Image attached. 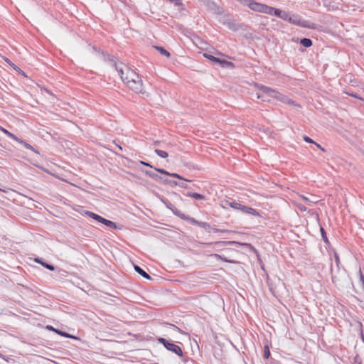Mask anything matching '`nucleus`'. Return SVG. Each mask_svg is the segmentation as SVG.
I'll list each match as a JSON object with an SVG mask.
<instances>
[{"instance_id":"39448f33","label":"nucleus","mask_w":364,"mask_h":364,"mask_svg":"<svg viewBox=\"0 0 364 364\" xmlns=\"http://www.w3.org/2000/svg\"><path fill=\"white\" fill-rule=\"evenodd\" d=\"M247 6L254 11L267 14L269 9V6L267 4H261L255 1L254 0H250Z\"/></svg>"},{"instance_id":"9b49d317","label":"nucleus","mask_w":364,"mask_h":364,"mask_svg":"<svg viewBox=\"0 0 364 364\" xmlns=\"http://www.w3.org/2000/svg\"><path fill=\"white\" fill-rule=\"evenodd\" d=\"M282 10H280L279 9H276L274 7H272L269 6V9L267 10V14L275 16L278 18L280 17L282 14Z\"/></svg>"},{"instance_id":"37998d69","label":"nucleus","mask_w":364,"mask_h":364,"mask_svg":"<svg viewBox=\"0 0 364 364\" xmlns=\"http://www.w3.org/2000/svg\"><path fill=\"white\" fill-rule=\"evenodd\" d=\"M154 145H155V146H159V144H160V141H154Z\"/></svg>"},{"instance_id":"6e6552de","label":"nucleus","mask_w":364,"mask_h":364,"mask_svg":"<svg viewBox=\"0 0 364 364\" xmlns=\"http://www.w3.org/2000/svg\"><path fill=\"white\" fill-rule=\"evenodd\" d=\"M240 210L245 214L252 215L255 216L259 215V213L255 209L248 206L243 205L242 204L240 207Z\"/></svg>"},{"instance_id":"0eeeda50","label":"nucleus","mask_w":364,"mask_h":364,"mask_svg":"<svg viewBox=\"0 0 364 364\" xmlns=\"http://www.w3.org/2000/svg\"><path fill=\"white\" fill-rule=\"evenodd\" d=\"M154 169L159 173H163V174H165L167 176H170L171 177L176 178L183 180L184 181H188L187 179L183 178L182 176H181L179 174H178L176 173H169L163 168H158L156 167L154 168Z\"/></svg>"},{"instance_id":"f257e3e1","label":"nucleus","mask_w":364,"mask_h":364,"mask_svg":"<svg viewBox=\"0 0 364 364\" xmlns=\"http://www.w3.org/2000/svg\"><path fill=\"white\" fill-rule=\"evenodd\" d=\"M122 65H123L122 63L118 65L117 63H114V66L118 72L122 80L134 92L143 93L142 80L139 75L134 70L127 66H125V70H124Z\"/></svg>"},{"instance_id":"79ce46f5","label":"nucleus","mask_w":364,"mask_h":364,"mask_svg":"<svg viewBox=\"0 0 364 364\" xmlns=\"http://www.w3.org/2000/svg\"><path fill=\"white\" fill-rule=\"evenodd\" d=\"M107 220H107V219H105V218H102V220H101L100 223H102V224L105 225V224H106V223L107 222Z\"/></svg>"},{"instance_id":"b1692460","label":"nucleus","mask_w":364,"mask_h":364,"mask_svg":"<svg viewBox=\"0 0 364 364\" xmlns=\"http://www.w3.org/2000/svg\"><path fill=\"white\" fill-rule=\"evenodd\" d=\"M154 152L161 158L166 159L168 156V154L163 150L156 149Z\"/></svg>"},{"instance_id":"7ed1b4c3","label":"nucleus","mask_w":364,"mask_h":364,"mask_svg":"<svg viewBox=\"0 0 364 364\" xmlns=\"http://www.w3.org/2000/svg\"><path fill=\"white\" fill-rule=\"evenodd\" d=\"M289 22L296 25L301 26L302 28H306L310 29H316L317 25L314 23H312L309 21L302 19L299 15H293L289 19Z\"/></svg>"},{"instance_id":"c9c22d12","label":"nucleus","mask_w":364,"mask_h":364,"mask_svg":"<svg viewBox=\"0 0 364 364\" xmlns=\"http://www.w3.org/2000/svg\"><path fill=\"white\" fill-rule=\"evenodd\" d=\"M354 363L355 364H361V358H360L359 355H356L355 358H354Z\"/></svg>"},{"instance_id":"a19ab883","label":"nucleus","mask_w":364,"mask_h":364,"mask_svg":"<svg viewBox=\"0 0 364 364\" xmlns=\"http://www.w3.org/2000/svg\"><path fill=\"white\" fill-rule=\"evenodd\" d=\"M348 95H350V96H352V97H355V98H358V99H360V100H361V98H360V97H358L356 94H355V93H348Z\"/></svg>"},{"instance_id":"5701e85b","label":"nucleus","mask_w":364,"mask_h":364,"mask_svg":"<svg viewBox=\"0 0 364 364\" xmlns=\"http://www.w3.org/2000/svg\"><path fill=\"white\" fill-rule=\"evenodd\" d=\"M0 131H1L2 132H4L5 134H6L9 137H10L11 139H14V140H17L18 139V136H16V135H14L13 133L9 132L7 129H4V127H1L0 129Z\"/></svg>"},{"instance_id":"473e14b6","label":"nucleus","mask_w":364,"mask_h":364,"mask_svg":"<svg viewBox=\"0 0 364 364\" xmlns=\"http://www.w3.org/2000/svg\"><path fill=\"white\" fill-rule=\"evenodd\" d=\"M212 230L215 233H219V232H222L223 233V232H228V230H221V229H218V228H213Z\"/></svg>"},{"instance_id":"f704fd0d","label":"nucleus","mask_w":364,"mask_h":364,"mask_svg":"<svg viewBox=\"0 0 364 364\" xmlns=\"http://www.w3.org/2000/svg\"><path fill=\"white\" fill-rule=\"evenodd\" d=\"M297 207H298V208H299L301 211H302V212H305V211H306V210H307L306 207V206H304V205H302V204H298V205H297Z\"/></svg>"},{"instance_id":"412c9836","label":"nucleus","mask_w":364,"mask_h":364,"mask_svg":"<svg viewBox=\"0 0 364 364\" xmlns=\"http://www.w3.org/2000/svg\"><path fill=\"white\" fill-rule=\"evenodd\" d=\"M300 43L306 48H309L312 46V41L310 38H304L301 39Z\"/></svg>"},{"instance_id":"09e8293b","label":"nucleus","mask_w":364,"mask_h":364,"mask_svg":"<svg viewBox=\"0 0 364 364\" xmlns=\"http://www.w3.org/2000/svg\"><path fill=\"white\" fill-rule=\"evenodd\" d=\"M257 98H258V99L261 98V96L257 95Z\"/></svg>"},{"instance_id":"2eb2a0df","label":"nucleus","mask_w":364,"mask_h":364,"mask_svg":"<svg viewBox=\"0 0 364 364\" xmlns=\"http://www.w3.org/2000/svg\"><path fill=\"white\" fill-rule=\"evenodd\" d=\"M213 256L218 259H220V260L224 261L228 263H230V264H237V261L228 259L219 254H214V255H213Z\"/></svg>"},{"instance_id":"20e7f679","label":"nucleus","mask_w":364,"mask_h":364,"mask_svg":"<svg viewBox=\"0 0 364 364\" xmlns=\"http://www.w3.org/2000/svg\"><path fill=\"white\" fill-rule=\"evenodd\" d=\"M158 341L162 343L168 350L176 353L178 356H183V351L178 345L171 343L164 338H159Z\"/></svg>"},{"instance_id":"f3484780","label":"nucleus","mask_w":364,"mask_h":364,"mask_svg":"<svg viewBox=\"0 0 364 364\" xmlns=\"http://www.w3.org/2000/svg\"><path fill=\"white\" fill-rule=\"evenodd\" d=\"M186 196L188 197H191L196 200H203L205 198V196L203 195H201L198 193L188 192L186 193Z\"/></svg>"},{"instance_id":"de8ad7c7","label":"nucleus","mask_w":364,"mask_h":364,"mask_svg":"<svg viewBox=\"0 0 364 364\" xmlns=\"http://www.w3.org/2000/svg\"><path fill=\"white\" fill-rule=\"evenodd\" d=\"M117 146H118V148H119L120 150H122V148L120 146H119V145H117Z\"/></svg>"},{"instance_id":"393cba45","label":"nucleus","mask_w":364,"mask_h":364,"mask_svg":"<svg viewBox=\"0 0 364 364\" xmlns=\"http://www.w3.org/2000/svg\"><path fill=\"white\" fill-rule=\"evenodd\" d=\"M163 182L166 184H169L171 186H178V181H173V180H169V179H164L163 178Z\"/></svg>"},{"instance_id":"4c0bfd02","label":"nucleus","mask_w":364,"mask_h":364,"mask_svg":"<svg viewBox=\"0 0 364 364\" xmlns=\"http://www.w3.org/2000/svg\"><path fill=\"white\" fill-rule=\"evenodd\" d=\"M140 164H143L146 166H149L150 168H154L153 166H151L149 163H147V162H145V161H140Z\"/></svg>"},{"instance_id":"1a4fd4ad","label":"nucleus","mask_w":364,"mask_h":364,"mask_svg":"<svg viewBox=\"0 0 364 364\" xmlns=\"http://www.w3.org/2000/svg\"><path fill=\"white\" fill-rule=\"evenodd\" d=\"M188 220L191 224L198 225L200 228H205L208 232H210V227L208 223L198 221L194 218H188Z\"/></svg>"},{"instance_id":"aec40b11","label":"nucleus","mask_w":364,"mask_h":364,"mask_svg":"<svg viewBox=\"0 0 364 364\" xmlns=\"http://www.w3.org/2000/svg\"><path fill=\"white\" fill-rule=\"evenodd\" d=\"M154 48L155 49H156L162 55H164L167 58H169L171 56L170 53L168 50H166L165 48H164L163 47L154 46Z\"/></svg>"},{"instance_id":"e433bc0d","label":"nucleus","mask_w":364,"mask_h":364,"mask_svg":"<svg viewBox=\"0 0 364 364\" xmlns=\"http://www.w3.org/2000/svg\"><path fill=\"white\" fill-rule=\"evenodd\" d=\"M178 186L181 187V188H188V185L184 182V181L183 182H179L178 183Z\"/></svg>"},{"instance_id":"c03bdc74","label":"nucleus","mask_w":364,"mask_h":364,"mask_svg":"<svg viewBox=\"0 0 364 364\" xmlns=\"http://www.w3.org/2000/svg\"><path fill=\"white\" fill-rule=\"evenodd\" d=\"M335 259H336V262H338L339 259H338V256L337 255H335Z\"/></svg>"},{"instance_id":"4468645a","label":"nucleus","mask_w":364,"mask_h":364,"mask_svg":"<svg viewBox=\"0 0 364 364\" xmlns=\"http://www.w3.org/2000/svg\"><path fill=\"white\" fill-rule=\"evenodd\" d=\"M15 141L18 142L19 144H22L27 149H30L36 153H38L36 151V150L31 144H28L26 141H23V139L18 137V139L15 140Z\"/></svg>"},{"instance_id":"a878e982","label":"nucleus","mask_w":364,"mask_h":364,"mask_svg":"<svg viewBox=\"0 0 364 364\" xmlns=\"http://www.w3.org/2000/svg\"><path fill=\"white\" fill-rule=\"evenodd\" d=\"M270 350L269 346L267 344L264 345V358L265 359H268L270 356Z\"/></svg>"},{"instance_id":"bb28decb","label":"nucleus","mask_w":364,"mask_h":364,"mask_svg":"<svg viewBox=\"0 0 364 364\" xmlns=\"http://www.w3.org/2000/svg\"><path fill=\"white\" fill-rule=\"evenodd\" d=\"M291 18V16L289 15V13L284 11H282V14L279 17V18L284 20V21H287L289 22V19Z\"/></svg>"},{"instance_id":"ddd939ff","label":"nucleus","mask_w":364,"mask_h":364,"mask_svg":"<svg viewBox=\"0 0 364 364\" xmlns=\"http://www.w3.org/2000/svg\"><path fill=\"white\" fill-rule=\"evenodd\" d=\"M85 214L87 216H89L90 218L97 220V222L100 223L101 220H102V217L96 214V213H94L91 211H89V210H86L85 211Z\"/></svg>"},{"instance_id":"cd10ccee","label":"nucleus","mask_w":364,"mask_h":364,"mask_svg":"<svg viewBox=\"0 0 364 364\" xmlns=\"http://www.w3.org/2000/svg\"><path fill=\"white\" fill-rule=\"evenodd\" d=\"M227 25L229 28L232 29V30H237L238 28V27L237 26L235 23L231 20L227 23Z\"/></svg>"},{"instance_id":"a18cd8bd","label":"nucleus","mask_w":364,"mask_h":364,"mask_svg":"<svg viewBox=\"0 0 364 364\" xmlns=\"http://www.w3.org/2000/svg\"><path fill=\"white\" fill-rule=\"evenodd\" d=\"M47 328H48V329H50V330L53 331H54V330H56V329H55V328H54L53 326H48Z\"/></svg>"},{"instance_id":"c85d7f7f","label":"nucleus","mask_w":364,"mask_h":364,"mask_svg":"<svg viewBox=\"0 0 364 364\" xmlns=\"http://www.w3.org/2000/svg\"><path fill=\"white\" fill-rule=\"evenodd\" d=\"M301 197L304 201H305L306 203H308L310 205H312L313 204L316 203V201H314V200H311L309 198L306 197L304 196H301Z\"/></svg>"},{"instance_id":"f03ea898","label":"nucleus","mask_w":364,"mask_h":364,"mask_svg":"<svg viewBox=\"0 0 364 364\" xmlns=\"http://www.w3.org/2000/svg\"><path fill=\"white\" fill-rule=\"evenodd\" d=\"M257 87L259 90L262 91L264 94L268 95L269 97H271L272 98H274L276 100H278L279 101L288 105H292L295 106H299L294 101L289 99L286 95L279 92L277 90H274L271 87L260 85H257Z\"/></svg>"},{"instance_id":"7c9ffc66","label":"nucleus","mask_w":364,"mask_h":364,"mask_svg":"<svg viewBox=\"0 0 364 364\" xmlns=\"http://www.w3.org/2000/svg\"><path fill=\"white\" fill-rule=\"evenodd\" d=\"M105 225L109 227V228H112V229H116L117 228V225L114 222H112L111 220H109L106 223Z\"/></svg>"},{"instance_id":"58836bf2","label":"nucleus","mask_w":364,"mask_h":364,"mask_svg":"<svg viewBox=\"0 0 364 364\" xmlns=\"http://www.w3.org/2000/svg\"><path fill=\"white\" fill-rule=\"evenodd\" d=\"M237 1H240L241 4H242L245 6H247L248 2H250V0H237Z\"/></svg>"},{"instance_id":"6ab92c4d","label":"nucleus","mask_w":364,"mask_h":364,"mask_svg":"<svg viewBox=\"0 0 364 364\" xmlns=\"http://www.w3.org/2000/svg\"><path fill=\"white\" fill-rule=\"evenodd\" d=\"M54 331L56 333H58V334H59V335H60L62 336H64L65 338H73V339H75V340H77L78 339L77 337H76L75 336H73V335H70V334H69V333H68L66 332H64V331H60V330H54Z\"/></svg>"},{"instance_id":"72a5a7b5","label":"nucleus","mask_w":364,"mask_h":364,"mask_svg":"<svg viewBox=\"0 0 364 364\" xmlns=\"http://www.w3.org/2000/svg\"><path fill=\"white\" fill-rule=\"evenodd\" d=\"M304 140L306 141V142H308V143H312V144H314L315 141H314L310 137H309L308 136H304L303 137Z\"/></svg>"},{"instance_id":"f8f14e48","label":"nucleus","mask_w":364,"mask_h":364,"mask_svg":"<svg viewBox=\"0 0 364 364\" xmlns=\"http://www.w3.org/2000/svg\"><path fill=\"white\" fill-rule=\"evenodd\" d=\"M134 270L138 274H139L141 276H142L144 278L147 279H151L150 275L148 273H146L143 269H141L139 266L134 265Z\"/></svg>"},{"instance_id":"c756f323","label":"nucleus","mask_w":364,"mask_h":364,"mask_svg":"<svg viewBox=\"0 0 364 364\" xmlns=\"http://www.w3.org/2000/svg\"><path fill=\"white\" fill-rule=\"evenodd\" d=\"M234 243H236V242H235V241H228V242L220 241V242H215L214 244L218 247H221L222 245H224L225 244H234Z\"/></svg>"},{"instance_id":"2f4dec72","label":"nucleus","mask_w":364,"mask_h":364,"mask_svg":"<svg viewBox=\"0 0 364 364\" xmlns=\"http://www.w3.org/2000/svg\"><path fill=\"white\" fill-rule=\"evenodd\" d=\"M321 236H322V238L323 240V241L326 243L328 242V238H327V236H326V233L324 230V229L323 228H321Z\"/></svg>"},{"instance_id":"9d476101","label":"nucleus","mask_w":364,"mask_h":364,"mask_svg":"<svg viewBox=\"0 0 364 364\" xmlns=\"http://www.w3.org/2000/svg\"><path fill=\"white\" fill-rule=\"evenodd\" d=\"M164 203L166 205V206L170 209L171 210H172V212L177 215H179L181 216L182 218H183L184 217V215H180L179 214V210L168 200H164Z\"/></svg>"},{"instance_id":"dca6fc26","label":"nucleus","mask_w":364,"mask_h":364,"mask_svg":"<svg viewBox=\"0 0 364 364\" xmlns=\"http://www.w3.org/2000/svg\"><path fill=\"white\" fill-rule=\"evenodd\" d=\"M145 174L149 177H151V178L153 179H155V180H159V181H162L163 180V178L160 176H159L157 173L153 172V171H145Z\"/></svg>"},{"instance_id":"49530a36","label":"nucleus","mask_w":364,"mask_h":364,"mask_svg":"<svg viewBox=\"0 0 364 364\" xmlns=\"http://www.w3.org/2000/svg\"><path fill=\"white\" fill-rule=\"evenodd\" d=\"M6 61L9 63V64H11V63L9 61V59H6Z\"/></svg>"},{"instance_id":"a211bd4d","label":"nucleus","mask_w":364,"mask_h":364,"mask_svg":"<svg viewBox=\"0 0 364 364\" xmlns=\"http://www.w3.org/2000/svg\"><path fill=\"white\" fill-rule=\"evenodd\" d=\"M225 203L228 205H229L230 207H231L234 209H236V210H240V207L242 205V204L240 203H238L235 200H232V201L227 200Z\"/></svg>"},{"instance_id":"ea45409f","label":"nucleus","mask_w":364,"mask_h":364,"mask_svg":"<svg viewBox=\"0 0 364 364\" xmlns=\"http://www.w3.org/2000/svg\"><path fill=\"white\" fill-rule=\"evenodd\" d=\"M314 144L319 149H321V151H325V149L318 144H317L316 142L314 143Z\"/></svg>"},{"instance_id":"423d86ee","label":"nucleus","mask_w":364,"mask_h":364,"mask_svg":"<svg viewBox=\"0 0 364 364\" xmlns=\"http://www.w3.org/2000/svg\"><path fill=\"white\" fill-rule=\"evenodd\" d=\"M203 56L205 58L209 59L212 62L220 64L223 67H227V68L233 67V63L232 62L227 61L224 59H220V58H216L210 54L203 53Z\"/></svg>"},{"instance_id":"4be33fe9","label":"nucleus","mask_w":364,"mask_h":364,"mask_svg":"<svg viewBox=\"0 0 364 364\" xmlns=\"http://www.w3.org/2000/svg\"><path fill=\"white\" fill-rule=\"evenodd\" d=\"M36 262L39 263V264H41L44 267H46V269H49L50 271H54L55 270V267L53 265H51V264H49L48 263L41 262V259H39V258L36 259Z\"/></svg>"}]
</instances>
